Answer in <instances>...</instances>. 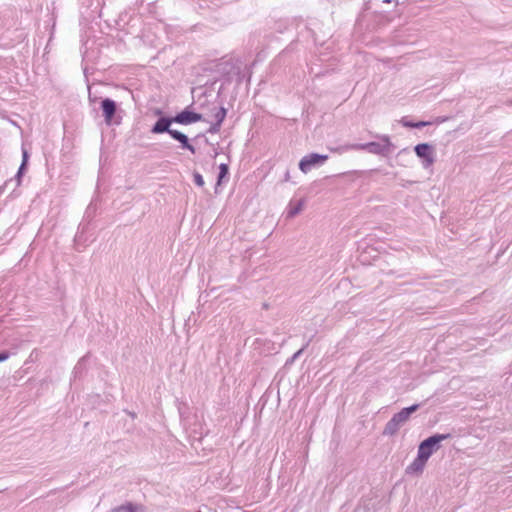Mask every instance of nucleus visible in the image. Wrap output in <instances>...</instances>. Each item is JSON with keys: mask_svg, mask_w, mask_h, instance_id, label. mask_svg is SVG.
<instances>
[{"mask_svg": "<svg viewBox=\"0 0 512 512\" xmlns=\"http://www.w3.org/2000/svg\"><path fill=\"white\" fill-rule=\"evenodd\" d=\"M22 177H23V175H20V173H18V172L16 173V175L13 179V181H15L14 189H16L17 187H19L21 185Z\"/></svg>", "mask_w": 512, "mask_h": 512, "instance_id": "19", "label": "nucleus"}, {"mask_svg": "<svg viewBox=\"0 0 512 512\" xmlns=\"http://www.w3.org/2000/svg\"><path fill=\"white\" fill-rule=\"evenodd\" d=\"M419 406V404H413L394 414L386 423L383 434L388 436L395 435L400 427L409 420L410 416L419 409Z\"/></svg>", "mask_w": 512, "mask_h": 512, "instance_id": "3", "label": "nucleus"}, {"mask_svg": "<svg viewBox=\"0 0 512 512\" xmlns=\"http://www.w3.org/2000/svg\"><path fill=\"white\" fill-rule=\"evenodd\" d=\"M193 180H194V183L199 186V187H202L204 186L205 182H204V179H203V176L199 173V172H194L193 173Z\"/></svg>", "mask_w": 512, "mask_h": 512, "instance_id": "15", "label": "nucleus"}, {"mask_svg": "<svg viewBox=\"0 0 512 512\" xmlns=\"http://www.w3.org/2000/svg\"><path fill=\"white\" fill-rule=\"evenodd\" d=\"M401 123L404 127L408 128H422L430 124V122L427 121L412 122L405 118L401 120Z\"/></svg>", "mask_w": 512, "mask_h": 512, "instance_id": "13", "label": "nucleus"}, {"mask_svg": "<svg viewBox=\"0 0 512 512\" xmlns=\"http://www.w3.org/2000/svg\"><path fill=\"white\" fill-rule=\"evenodd\" d=\"M13 182V179H9L5 181L2 185H0V196L6 191L8 186Z\"/></svg>", "mask_w": 512, "mask_h": 512, "instance_id": "18", "label": "nucleus"}, {"mask_svg": "<svg viewBox=\"0 0 512 512\" xmlns=\"http://www.w3.org/2000/svg\"><path fill=\"white\" fill-rule=\"evenodd\" d=\"M414 152L422 160V167L427 169L435 162V149L429 143H420L414 147Z\"/></svg>", "mask_w": 512, "mask_h": 512, "instance_id": "5", "label": "nucleus"}, {"mask_svg": "<svg viewBox=\"0 0 512 512\" xmlns=\"http://www.w3.org/2000/svg\"><path fill=\"white\" fill-rule=\"evenodd\" d=\"M377 137L380 139V142L346 144L337 148H331V151L344 153L350 150H364L375 155H389L395 148L393 143L390 141V137L388 135H378Z\"/></svg>", "mask_w": 512, "mask_h": 512, "instance_id": "1", "label": "nucleus"}, {"mask_svg": "<svg viewBox=\"0 0 512 512\" xmlns=\"http://www.w3.org/2000/svg\"><path fill=\"white\" fill-rule=\"evenodd\" d=\"M220 128H221V124H219L217 122H213L208 129V133L216 134L220 131Z\"/></svg>", "mask_w": 512, "mask_h": 512, "instance_id": "16", "label": "nucleus"}, {"mask_svg": "<svg viewBox=\"0 0 512 512\" xmlns=\"http://www.w3.org/2000/svg\"><path fill=\"white\" fill-rule=\"evenodd\" d=\"M409 153H410L409 149L408 148H404L401 151H399L398 156H401L403 154H409Z\"/></svg>", "mask_w": 512, "mask_h": 512, "instance_id": "23", "label": "nucleus"}, {"mask_svg": "<svg viewBox=\"0 0 512 512\" xmlns=\"http://www.w3.org/2000/svg\"><path fill=\"white\" fill-rule=\"evenodd\" d=\"M428 459L422 458L420 454L417 453V457L413 460V462L406 468V473L408 474H420L423 472L424 467L427 463Z\"/></svg>", "mask_w": 512, "mask_h": 512, "instance_id": "9", "label": "nucleus"}, {"mask_svg": "<svg viewBox=\"0 0 512 512\" xmlns=\"http://www.w3.org/2000/svg\"><path fill=\"white\" fill-rule=\"evenodd\" d=\"M204 97L205 98V94H203L201 97L198 98V102L201 101V98Z\"/></svg>", "mask_w": 512, "mask_h": 512, "instance_id": "27", "label": "nucleus"}, {"mask_svg": "<svg viewBox=\"0 0 512 512\" xmlns=\"http://www.w3.org/2000/svg\"><path fill=\"white\" fill-rule=\"evenodd\" d=\"M229 174V167L227 164L222 163L219 166V173L217 177V185H220L223 179L227 178Z\"/></svg>", "mask_w": 512, "mask_h": 512, "instance_id": "14", "label": "nucleus"}, {"mask_svg": "<svg viewBox=\"0 0 512 512\" xmlns=\"http://www.w3.org/2000/svg\"><path fill=\"white\" fill-rule=\"evenodd\" d=\"M199 106H200V108H203L204 107V102H200Z\"/></svg>", "mask_w": 512, "mask_h": 512, "instance_id": "26", "label": "nucleus"}, {"mask_svg": "<svg viewBox=\"0 0 512 512\" xmlns=\"http://www.w3.org/2000/svg\"><path fill=\"white\" fill-rule=\"evenodd\" d=\"M288 179H289V172H286V174H285V181H288Z\"/></svg>", "mask_w": 512, "mask_h": 512, "instance_id": "24", "label": "nucleus"}, {"mask_svg": "<svg viewBox=\"0 0 512 512\" xmlns=\"http://www.w3.org/2000/svg\"><path fill=\"white\" fill-rule=\"evenodd\" d=\"M211 111L214 112L215 122H217V123L222 125L223 121L226 118L227 110L224 107H222V106L217 107V106L214 105L213 108L211 109Z\"/></svg>", "mask_w": 512, "mask_h": 512, "instance_id": "11", "label": "nucleus"}, {"mask_svg": "<svg viewBox=\"0 0 512 512\" xmlns=\"http://www.w3.org/2000/svg\"><path fill=\"white\" fill-rule=\"evenodd\" d=\"M157 115H161L162 114V111L160 109H157L156 112H155Z\"/></svg>", "mask_w": 512, "mask_h": 512, "instance_id": "25", "label": "nucleus"}, {"mask_svg": "<svg viewBox=\"0 0 512 512\" xmlns=\"http://www.w3.org/2000/svg\"><path fill=\"white\" fill-rule=\"evenodd\" d=\"M303 352V348L295 352L290 359L286 361V365L292 364Z\"/></svg>", "mask_w": 512, "mask_h": 512, "instance_id": "17", "label": "nucleus"}, {"mask_svg": "<svg viewBox=\"0 0 512 512\" xmlns=\"http://www.w3.org/2000/svg\"><path fill=\"white\" fill-rule=\"evenodd\" d=\"M175 123L181 125H190L203 120V115L190 110V107L185 108L181 112L173 116Z\"/></svg>", "mask_w": 512, "mask_h": 512, "instance_id": "8", "label": "nucleus"}, {"mask_svg": "<svg viewBox=\"0 0 512 512\" xmlns=\"http://www.w3.org/2000/svg\"><path fill=\"white\" fill-rule=\"evenodd\" d=\"M172 123H175L173 117L161 116L152 126L150 131L153 134L168 133L174 140L181 144L182 149H186L194 154L196 149L190 144L187 135L178 130L171 129Z\"/></svg>", "mask_w": 512, "mask_h": 512, "instance_id": "2", "label": "nucleus"}, {"mask_svg": "<svg viewBox=\"0 0 512 512\" xmlns=\"http://www.w3.org/2000/svg\"><path fill=\"white\" fill-rule=\"evenodd\" d=\"M328 159L327 155L311 153L304 156L299 162V169L303 173L309 172L312 168L322 165Z\"/></svg>", "mask_w": 512, "mask_h": 512, "instance_id": "7", "label": "nucleus"}, {"mask_svg": "<svg viewBox=\"0 0 512 512\" xmlns=\"http://www.w3.org/2000/svg\"><path fill=\"white\" fill-rule=\"evenodd\" d=\"M28 158H29V155H28L27 150L22 149V162L28 163Z\"/></svg>", "mask_w": 512, "mask_h": 512, "instance_id": "22", "label": "nucleus"}, {"mask_svg": "<svg viewBox=\"0 0 512 512\" xmlns=\"http://www.w3.org/2000/svg\"><path fill=\"white\" fill-rule=\"evenodd\" d=\"M144 510L142 505L133 502H126L125 504L116 506L110 512H142Z\"/></svg>", "mask_w": 512, "mask_h": 512, "instance_id": "10", "label": "nucleus"}, {"mask_svg": "<svg viewBox=\"0 0 512 512\" xmlns=\"http://www.w3.org/2000/svg\"><path fill=\"white\" fill-rule=\"evenodd\" d=\"M100 109L104 117V121L107 125L119 124V121H115V115L118 110L117 103L111 98H104L100 102Z\"/></svg>", "mask_w": 512, "mask_h": 512, "instance_id": "6", "label": "nucleus"}, {"mask_svg": "<svg viewBox=\"0 0 512 512\" xmlns=\"http://www.w3.org/2000/svg\"><path fill=\"white\" fill-rule=\"evenodd\" d=\"M303 208V201L300 200V201H297L295 203H290L289 204V208H288V211H287V217L289 218H293L295 217L297 214H299L301 212Z\"/></svg>", "mask_w": 512, "mask_h": 512, "instance_id": "12", "label": "nucleus"}, {"mask_svg": "<svg viewBox=\"0 0 512 512\" xmlns=\"http://www.w3.org/2000/svg\"><path fill=\"white\" fill-rule=\"evenodd\" d=\"M10 357V353L7 350L0 352V362L6 361Z\"/></svg>", "mask_w": 512, "mask_h": 512, "instance_id": "20", "label": "nucleus"}, {"mask_svg": "<svg viewBox=\"0 0 512 512\" xmlns=\"http://www.w3.org/2000/svg\"><path fill=\"white\" fill-rule=\"evenodd\" d=\"M27 164L28 163H24V162H21L19 168H18V173H20V175H24L25 172H26V169H27Z\"/></svg>", "mask_w": 512, "mask_h": 512, "instance_id": "21", "label": "nucleus"}, {"mask_svg": "<svg viewBox=\"0 0 512 512\" xmlns=\"http://www.w3.org/2000/svg\"><path fill=\"white\" fill-rule=\"evenodd\" d=\"M384 2H385V3H390V2H391V0H384Z\"/></svg>", "mask_w": 512, "mask_h": 512, "instance_id": "28", "label": "nucleus"}, {"mask_svg": "<svg viewBox=\"0 0 512 512\" xmlns=\"http://www.w3.org/2000/svg\"><path fill=\"white\" fill-rule=\"evenodd\" d=\"M450 436V434H434L426 438L419 444L418 454H420L422 458L429 459L431 455L439 449L440 443L450 438Z\"/></svg>", "mask_w": 512, "mask_h": 512, "instance_id": "4", "label": "nucleus"}]
</instances>
